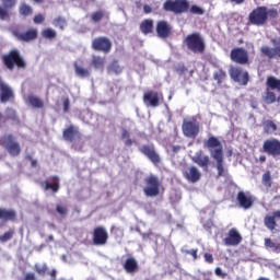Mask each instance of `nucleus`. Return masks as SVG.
<instances>
[{
	"label": "nucleus",
	"mask_w": 280,
	"mask_h": 280,
	"mask_svg": "<svg viewBox=\"0 0 280 280\" xmlns=\"http://www.w3.org/2000/svg\"><path fill=\"white\" fill-rule=\"evenodd\" d=\"M203 148L209 150L210 156L217 161L218 178L224 176V148L222 147L220 139L215 136H210L203 141Z\"/></svg>",
	"instance_id": "1"
},
{
	"label": "nucleus",
	"mask_w": 280,
	"mask_h": 280,
	"mask_svg": "<svg viewBox=\"0 0 280 280\" xmlns=\"http://www.w3.org/2000/svg\"><path fill=\"white\" fill-rule=\"evenodd\" d=\"M164 12H173V14H205V10L196 4L191 5L188 0H166L163 3Z\"/></svg>",
	"instance_id": "2"
},
{
	"label": "nucleus",
	"mask_w": 280,
	"mask_h": 280,
	"mask_svg": "<svg viewBox=\"0 0 280 280\" xmlns=\"http://www.w3.org/2000/svg\"><path fill=\"white\" fill-rule=\"evenodd\" d=\"M279 16V11L277 9H268L267 7H257L248 15L249 25H256L261 27Z\"/></svg>",
	"instance_id": "3"
},
{
	"label": "nucleus",
	"mask_w": 280,
	"mask_h": 280,
	"mask_svg": "<svg viewBox=\"0 0 280 280\" xmlns=\"http://www.w3.org/2000/svg\"><path fill=\"white\" fill-rule=\"evenodd\" d=\"M184 45L191 54L202 55L205 51H207V42L200 32L188 34L184 38Z\"/></svg>",
	"instance_id": "4"
},
{
	"label": "nucleus",
	"mask_w": 280,
	"mask_h": 280,
	"mask_svg": "<svg viewBox=\"0 0 280 280\" xmlns=\"http://www.w3.org/2000/svg\"><path fill=\"white\" fill-rule=\"evenodd\" d=\"M2 62L4 67L9 69V71H14L15 67H18V69H25V67H27L25 59H23L18 49H13L9 54L3 55Z\"/></svg>",
	"instance_id": "5"
},
{
	"label": "nucleus",
	"mask_w": 280,
	"mask_h": 280,
	"mask_svg": "<svg viewBox=\"0 0 280 280\" xmlns=\"http://www.w3.org/2000/svg\"><path fill=\"white\" fill-rule=\"evenodd\" d=\"M145 187L143 188V194L147 198H156L159 194H161V187H163V183L156 175H149L144 178Z\"/></svg>",
	"instance_id": "6"
},
{
	"label": "nucleus",
	"mask_w": 280,
	"mask_h": 280,
	"mask_svg": "<svg viewBox=\"0 0 280 280\" xmlns=\"http://www.w3.org/2000/svg\"><path fill=\"white\" fill-rule=\"evenodd\" d=\"M0 145L7 150L10 156H20L21 154V144L12 133H5L0 137Z\"/></svg>",
	"instance_id": "7"
},
{
	"label": "nucleus",
	"mask_w": 280,
	"mask_h": 280,
	"mask_svg": "<svg viewBox=\"0 0 280 280\" xmlns=\"http://www.w3.org/2000/svg\"><path fill=\"white\" fill-rule=\"evenodd\" d=\"M266 86L267 90L262 96V100L265 104H275V102H277V94H275L272 91H280V79L272 75L267 77Z\"/></svg>",
	"instance_id": "8"
},
{
	"label": "nucleus",
	"mask_w": 280,
	"mask_h": 280,
	"mask_svg": "<svg viewBox=\"0 0 280 280\" xmlns=\"http://www.w3.org/2000/svg\"><path fill=\"white\" fill-rule=\"evenodd\" d=\"M164 100L163 93L154 90L145 91L142 96V102L147 108H159Z\"/></svg>",
	"instance_id": "9"
},
{
	"label": "nucleus",
	"mask_w": 280,
	"mask_h": 280,
	"mask_svg": "<svg viewBox=\"0 0 280 280\" xmlns=\"http://www.w3.org/2000/svg\"><path fill=\"white\" fill-rule=\"evenodd\" d=\"M182 132L184 137H187L188 139H196V137L200 135V124L196 118L190 120L184 119L182 124Z\"/></svg>",
	"instance_id": "10"
},
{
	"label": "nucleus",
	"mask_w": 280,
	"mask_h": 280,
	"mask_svg": "<svg viewBox=\"0 0 280 280\" xmlns=\"http://www.w3.org/2000/svg\"><path fill=\"white\" fill-rule=\"evenodd\" d=\"M262 151L272 159H280V140L277 138L267 139L262 143Z\"/></svg>",
	"instance_id": "11"
},
{
	"label": "nucleus",
	"mask_w": 280,
	"mask_h": 280,
	"mask_svg": "<svg viewBox=\"0 0 280 280\" xmlns=\"http://www.w3.org/2000/svg\"><path fill=\"white\" fill-rule=\"evenodd\" d=\"M92 49L94 51H102V54H110V50L113 49V42H110V38L105 36L95 37L92 40Z\"/></svg>",
	"instance_id": "12"
},
{
	"label": "nucleus",
	"mask_w": 280,
	"mask_h": 280,
	"mask_svg": "<svg viewBox=\"0 0 280 280\" xmlns=\"http://www.w3.org/2000/svg\"><path fill=\"white\" fill-rule=\"evenodd\" d=\"M12 35L20 40V43H33V40L38 38V28L30 27L24 32L13 30Z\"/></svg>",
	"instance_id": "13"
},
{
	"label": "nucleus",
	"mask_w": 280,
	"mask_h": 280,
	"mask_svg": "<svg viewBox=\"0 0 280 280\" xmlns=\"http://www.w3.org/2000/svg\"><path fill=\"white\" fill-rule=\"evenodd\" d=\"M230 58L232 62L236 65H249L250 58L248 56V50L244 47H235L230 52Z\"/></svg>",
	"instance_id": "14"
},
{
	"label": "nucleus",
	"mask_w": 280,
	"mask_h": 280,
	"mask_svg": "<svg viewBox=\"0 0 280 280\" xmlns=\"http://www.w3.org/2000/svg\"><path fill=\"white\" fill-rule=\"evenodd\" d=\"M92 242L94 246H106L108 244V232L104 226H96L92 233Z\"/></svg>",
	"instance_id": "15"
},
{
	"label": "nucleus",
	"mask_w": 280,
	"mask_h": 280,
	"mask_svg": "<svg viewBox=\"0 0 280 280\" xmlns=\"http://www.w3.org/2000/svg\"><path fill=\"white\" fill-rule=\"evenodd\" d=\"M229 74L234 82L242 84V86H246V84H248V81L250 80L248 72H244V70H242V68L240 67H231L229 70Z\"/></svg>",
	"instance_id": "16"
},
{
	"label": "nucleus",
	"mask_w": 280,
	"mask_h": 280,
	"mask_svg": "<svg viewBox=\"0 0 280 280\" xmlns=\"http://www.w3.org/2000/svg\"><path fill=\"white\" fill-rule=\"evenodd\" d=\"M139 150L152 164L161 165V155L158 154L154 144H144Z\"/></svg>",
	"instance_id": "17"
},
{
	"label": "nucleus",
	"mask_w": 280,
	"mask_h": 280,
	"mask_svg": "<svg viewBox=\"0 0 280 280\" xmlns=\"http://www.w3.org/2000/svg\"><path fill=\"white\" fill-rule=\"evenodd\" d=\"M12 100H14V90L0 75V102L1 104H8Z\"/></svg>",
	"instance_id": "18"
},
{
	"label": "nucleus",
	"mask_w": 280,
	"mask_h": 280,
	"mask_svg": "<svg viewBox=\"0 0 280 280\" xmlns=\"http://www.w3.org/2000/svg\"><path fill=\"white\" fill-rule=\"evenodd\" d=\"M155 32L159 38H170L172 36V25L165 20L158 21Z\"/></svg>",
	"instance_id": "19"
},
{
	"label": "nucleus",
	"mask_w": 280,
	"mask_h": 280,
	"mask_svg": "<svg viewBox=\"0 0 280 280\" xmlns=\"http://www.w3.org/2000/svg\"><path fill=\"white\" fill-rule=\"evenodd\" d=\"M0 5V21H10V10L16 8L19 0H1Z\"/></svg>",
	"instance_id": "20"
},
{
	"label": "nucleus",
	"mask_w": 280,
	"mask_h": 280,
	"mask_svg": "<svg viewBox=\"0 0 280 280\" xmlns=\"http://www.w3.org/2000/svg\"><path fill=\"white\" fill-rule=\"evenodd\" d=\"M223 244L225 246H240L242 244V234L235 228H232L223 240Z\"/></svg>",
	"instance_id": "21"
},
{
	"label": "nucleus",
	"mask_w": 280,
	"mask_h": 280,
	"mask_svg": "<svg viewBox=\"0 0 280 280\" xmlns=\"http://www.w3.org/2000/svg\"><path fill=\"white\" fill-rule=\"evenodd\" d=\"M236 200L238 202V207H241V209H245V211L250 209L253 205H255V199L253 198V196L246 195V192L244 191L237 192Z\"/></svg>",
	"instance_id": "22"
},
{
	"label": "nucleus",
	"mask_w": 280,
	"mask_h": 280,
	"mask_svg": "<svg viewBox=\"0 0 280 280\" xmlns=\"http://www.w3.org/2000/svg\"><path fill=\"white\" fill-rule=\"evenodd\" d=\"M42 187L45 191H52V194H58L60 191V177L52 176L49 179H46L42 183Z\"/></svg>",
	"instance_id": "23"
},
{
	"label": "nucleus",
	"mask_w": 280,
	"mask_h": 280,
	"mask_svg": "<svg viewBox=\"0 0 280 280\" xmlns=\"http://www.w3.org/2000/svg\"><path fill=\"white\" fill-rule=\"evenodd\" d=\"M62 137L65 141H69L70 143H72V141H75V139H82V133L80 132L78 127L70 125L63 130Z\"/></svg>",
	"instance_id": "24"
},
{
	"label": "nucleus",
	"mask_w": 280,
	"mask_h": 280,
	"mask_svg": "<svg viewBox=\"0 0 280 280\" xmlns=\"http://www.w3.org/2000/svg\"><path fill=\"white\" fill-rule=\"evenodd\" d=\"M184 177L188 183H198L200 178L202 177V174L196 166H188L184 172H183Z\"/></svg>",
	"instance_id": "25"
},
{
	"label": "nucleus",
	"mask_w": 280,
	"mask_h": 280,
	"mask_svg": "<svg viewBox=\"0 0 280 280\" xmlns=\"http://www.w3.org/2000/svg\"><path fill=\"white\" fill-rule=\"evenodd\" d=\"M277 220H280V210L267 214L264 219V224L269 231H275L277 229Z\"/></svg>",
	"instance_id": "26"
},
{
	"label": "nucleus",
	"mask_w": 280,
	"mask_h": 280,
	"mask_svg": "<svg viewBox=\"0 0 280 280\" xmlns=\"http://www.w3.org/2000/svg\"><path fill=\"white\" fill-rule=\"evenodd\" d=\"M16 211L14 209L0 208L1 222H16Z\"/></svg>",
	"instance_id": "27"
},
{
	"label": "nucleus",
	"mask_w": 280,
	"mask_h": 280,
	"mask_svg": "<svg viewBox=\"0 0 280 280\" xmlns=\"http://www.w3.org/2000/svg\"><path fill=\"white\" fill-rule=\"evenodd\" d=\"M122 266L126 272H128L129 275H135V272H139V262H137V259L135 257L127 258Z\"/></svg>",
	"instance_id": "28"
},
{
	"label": "nucleus",
	"mask_w": 280,
	"mask_h": 280,
	"mask_svg": "<svg viewBox=\"0 0 280 280\" xmlns=\"http://www.w3.org/2000/svg\"><path fill=\"white\" fill-rule=\"evenodd\" d=\"M260 51L262 56H267V58L270 60H272V58H280V45L273 48H270L269 46H262Z\"/></svg>",
	"instance_id": "29"
},
{
	"label": "nucleus",
	"mask_w": 280,
	"mask_h": 280,
	"mask_svg": "<svg viewBox=\"0 0 280 280\" xmlns=\"http://www.w3.org/2000/svg\"><path fill=\"white\" fill-rule=\"evenodd\" d=\"M192 162L199 165V167H209L210 160L208 155L202 156V150H200L196 152Z\"/></svg>",
	"instance_id": "30"
},
{
	"label": "nucleus",
	"mask_w": 280,
	"mask_h": 280,
	"mask_svg": "<svg viewBox=\"0 0 280 280\" xmlns=\"http://www.w3.org/2000/svg\"><path fill=\"white\" fill-rule=\"evenodd\" d=\"M140 32H142L145 36L148 34H152L154 32V20L145 19L140 23Z\"/></svg>",
	"instance_id": "31"
},
{
	"label": "nucleus",
	"mask_w": 280,
	"mask_h": 280,
	"mask_svg": "<svg viewBox=\"0 0 280 280\" xmlns=\"http://www.w3.org/2000/svg\"><path fill=\"white\" fill-rule=\"evenodd\" d=\"M27 102L32 108H45V102L34 94L27 96Z\"/></svg>",
	"instance_id": "32"
},
{
	"label": "nucleus",
	"mask_w": 280,
	"mask_h": 280,
	"mask_svg": "<svg viewBox=\"0 0 280 280\" xmlns=\"http://www.w3.org/2000/svg\"><path fill=\"white\" fill-rule=\"evenodd\" d=\"M73 67H74V73L75 75H78V78H91V70L78 65V62L75 61L73 63Z\"/></svg>",
	"instance_id": "33"
},
{
	"label": "nucleus",
	"mask_w": 280,
	"mask_h": 280,
	"mask_svg": "<svg viewBox=\"0 0 280 280\" xmlns=\"http://www.w3.org/2000/svg\"><path fill=\"white\" fill-rule=\"evenodd\" d=\"M212 79L217 82L218 86H222L224 80H226V71L220 68L219 70L214 71L212 74Z\"/></svg>",
	"instance_id": "34"
},
{
	"label": "nucleus",
	"mask_w": 280,
	"mask_h": 280,
	"mask_svg": "<svg viewBox=\"0 0 280 280\" xmlns=\"http://www.w3.org/2000/svg\"><path fill=\"white\" fill-rule=\"evenodd\" d=\"M5 121H12L13 124H20L19 116L16 115V110H14L10 107L7 108L4 122Z\"/></svg>",
	"instance_id": "35"
},
{
	"label": "nucleus",
	"mask_w": 280,
	"mask_h": 280,
	"mask_svg": "<svg viewBox=\"0 0 280 280\" xmlns=\"http://www.w3.org/2000/svg\"><path fill=\"white\" fill-rule=\"evenodd\" d=\"M261 183L264 187H266V189H270L272 187V174L270 173V171H266L262 174Z\"/></svg>",
	"instance_id": "36"
},
{
	"label": "nucleus",
	"mask_w": 280,
	"mask_h": 280,
	"mask_svg": "<svg viewBox=\"0 0 280 280\" xmlns=\"http://www.w3.org/2000/svg\"><path fill=\"white\" fill-rule=\"evenodd\" d=\"M262 126H264V132H266V135H270V132H277V124H275V121L272 120L264 121Z\"/></svg>",
	"instance_id": "37"
},
{
	"label": "nucleus",
	"mask_w": 280,
	"mask_h": 280,
	"mask_svg": "<svg viewBox=\"0 0 280 280\" xmlns=\"http://www.w3.org/2000/svg\"><path fill=\"white\" fill-rule=\"evenodd\" d=\"M19 12H20L21 16H30V15L34 14V9H32V7H30V4L23 2L19 8Z\"/></svg>",
	"instance_id": "38"
},
{
	"label": "nucleus",
	"mask_w": 280,
	"mask_h": 280,
	"mask_svg": "<svg viewBox=\"0 0 280 280\" xmlns=\"http://www.w3.org/2000/svg\"><path fill=\"white\" fill-rule=\"evenodd\" d=\"M34 270L35 272H37V275H39V277H45V275H47V272H49V267L47 266V264H36L34 266Z\"/></svg>",
	"instance_id": "39"
},
{
	"label": "nucleus",
	"mask_w": 280,
	"mask_h": 280,
	"mask_svg": "<svg viewBox=\"0 0 280 280\" xmlns=\"http://www.w3.org/2000/svg\"><path fill=\"white\" fill-rule=\"evenodd\" d=\"M42 36L47 40H54V38L57 36V33L52 28H45L42 31Z\"/></svg>",
	"instance_id": "40"
},
{
	"label": "nucleus",
	"mask_w": 280,
	"mask_h": 280,
	"mask_svg": "<svg viewBox=\"0 0 280 280\" xmlns=\"http://www.w3.org/2000/svg\"><path fill=\"white\" fill-rule=\"evenodd\" d=\"M105 13L103 10H98L96 12H93L91 14V21L92 23H100V21H102V19H104Z\"/></svg>",
	"instance_id": "41"
},
{
	"label": "nucleus",
	"mask_w": 280,
	"mask_h": 280,
	"mask_svg": "<svg viewBox=\"0 0 280 280\" xmlns=\"http://www.w3.org/2000/svg\"><path fill=\"white\" fill-rule=\"evenodd\" d=\"M92 65H93L94 69H102V67H104V58H102L100 56H93Z\"/></svg>",
	"instance_id": "42"
},
{
	"label": "nucleus",
	"mask_w": 280,
	"mask_h": 280,
	"mask_svg": "<svg viewBox=\"0 0 280 280\" xmlns=\"http://www.w3.org/2000/svg\"><path fill=\"white\" fill-rule=\"evenodd\" d=\"M12 237H14V230H9L8 232H4L2 235H0V242L5 244V242H10Z\"/></svg>",
	"instance_id": "43"
},
{
	"label": "nucleus",
	"mask_w": 280,
	"mask_h": 280,
	"mask_svg": "<svg viewBox=\"0 0 280 280\" xmlns=\"http://www.w3.org/2000/svg\"><path fill=\"white\" fill-rule=\"evenodd\" d=\"M52 25H55V27H60V30H65V25H67V20H65V18L62 16H58L54 20Z\"/></svg>",
	"instance_id": "44"
},
{
	"label": "nucleus",
	"mask_w": 280,
	"mask_h": 280,
	"mask_svg": "<svg viewBox=\"0 0 280 280\" xmlns=\"http://www.w3.org/2000/svg\"><path fill=\"white\" fill-rule=\"evenodd\" d=\"M110 233L115 237H124V230H121V228H117L116 225H112Z\"/></svg>",
	"instance_id": "45"
},
{
	"label": "nucleus",
	"mask_w": 280,
	"mask_h": 280,
	"mask_svg": "<svg viewBox=\"0 0 280 280\" xmlns=\"http://www.w3.org/2000/svg\"><path fill=\"white\" fill-rule=\"evenodd\" d=\"M175 71L178 75H185L187 72V67L184 63H178L175 68Z\"/></svg>",
	"instance_id": "46"
},
{
	"label": "nucleus",
	"mask_w": 280,
	"mask_h": 280,
	"mask_svg": "<svg viewBox=\"0 0 280 280\" xmlns=\"http://www.w3.org/2000/svg\"><path fill=\"white\" fill-rule=\"evenodd\" d=\"M109 71H113V73H121V66H119V62L114 61V62L109 66Z\"/></svg>",
	"instance_id": "47"
},
{
	"label": "nucleus",
	"mask_w": 280,
	"mask_h": 280,
	"mask_svg": "<svg viewBox=\"0 0 280 280\" xmlns=\"http://www.w3.org/2000/svg\"><path fill=\"white\" fill-rule=\"evenodd\" d=\"M183 254L192 256L194 260L198 259V248H196V249H185V250H183Z\"/></svg>",
	"instance_id": "48"
},
{
	"label": "nucleus",
	"mask_w": 280,
	"mask_h": 280,
	"mask_svg": "<svg viewBox=\"0 0 280 280\" xmlns=\"http://www.w3.org/2000/svg\"><path fill=\"white\" fill-rule=\"evenodd\" d=\"M56 211H57V213H59V215H67L69 210L65 206L57 205Z\"/></svg>",
	"instance_id": "49"
},
{
	"label": "nucleus",
	"mask_w": 280,
	"mask_h": 280,
	"mask_svg": "<svg viewBox=\"0 0 280 280\" xmlns=\"http://www.w3.org/2000/svg\"><path fill=\"white\" fill-rule=\"evenodd\" d=\"M33 21L36 25H40V23H45V15L37 14L34 16Z\"/></svg>",
	"instance_id": "50"
},
{
	"label": "nucleus",
	"mask_w": 280,
	"mask_h": 280,
	"mask_svg": "<svg viewBox=\"0 0 280 280\" xmlns=\"http://www.w3.org/2000/svg\"><path fill=\"white\" fill-rule=\"evenodd\" d=\"M217 277H221V279H225L226 278V273L222 271V268L217 267L214 270Z\"/></svg>",
	"instance_id": "51"
},
{
	"label": "nucleus",
	"mask_w": 280,
	"mask_h": 280,
	"mask_svg": "<svg viewBox=\"0 0 280 280\" xmlns=\"http://www.w3.org/2000/svg\"><path fill=\"white\" fill-rule=\"evenodd\" d=\"M277 243L272 242L271 238H265V246L266 248H273V246H276Z\"/></svg>",
	"instance_id": "52"
},
{
	"label": "nucleus",
	"mask_w": 280,
	"mask_h": 280,
	"mask_svg": "<svg viewBox=\"0 0 280 280\" xmlns=\"http://www.w3.org/2000/svg\"><path fill=\"white\" fill-rule=\"evenodd\" d=\"M203 257H205V261H207V264H213V254L206 253L203 255Z\"/></svg>",
	"instance_id": "53"
},
{
	"label": "nucleus",
	"mask_w": 280,
	"mask_h": 280,
	"mask_svg": "<svg viewBox=\"0 0 280 280\" xmlns=\"http://www.w3.org/2000/svg\"><path fill=\"white\" fill-rule=\"evenodd\" d=\"M70 104H71V102L69 101V98L63 100V113H69Z\"/></svg>",
	"instance_id": "54"
},
{
	"label": "nucleus",
	"mask_w": 280,
	"mask_h": 280,
	"mask_svg": "<svg viewBox=\"0 0 280 280\" xmlns=\"http://www.w3.org/2000/svg\"><path fill=\"white\" fill-rule=\"evenodd\" d=\"M22 280H36V275L33 272H28L24 276Z\"/></svg>",
	"instance_id": "55"
},
{
	"label": "nucleus",
	"mask_w": 280,
	"mask_h": 280,
	"mask_svg": "<svg viewBox=\"0 0 280 280\" xmlns=\"http://www.w3.org/2000/svg\"><path fill=\"white\" fill-rule=\"evenodd\" d=\"M58 276V271L56 269H51L49 271V277L51 278L50 280H57L56 277Z\"/></svg>",
	"instance_id": "56"
},
{
	"label": "nucleus",
	"mask_w": 280,
	"mask_h": 280,
	"mask_svg": "<svg viewBox=\"0 0 280 280\" xmlns=\"http://www.w3.org/2000/svg\"><path fill=\"white\" fill-rule=\"evenodd\" d=\"M121 139H130V132L127 129H122Z\"/></svg>",
	"instance_id": "57"
},
{
	"label": "nucleus",
	"mask_w": 280,
	"mask_h": 280,
	"mask_svg": "<svg viewBox=\"0 0 280 280\" xmlns=\"http://www.w3.org/2000/svg\"><path fill=\"white\" fill-rule=\"evenodd\" d=\"M143 12L144 14H150V12H152V7H150L149 4H144Z\"/></svg>",
	"instance_id": "58"
},
{
	"label": "nucleus",
	"mask_w": 280,
	"mask_h": 280,
	"mask_svg": "<svg viewBox=\"0 0 280 280\" xmlns=\"http://www.w3.org/2000/svg\"><path fill=\"white\" fill-rule=\"evenodd\" d=\"M271 250H273V253H280V243H276Z\"/></svg>",
	"instance_id": "59"
},
{
	"label": "nucleus",
	"mask_w": 280,
	"mask_h": 280,
	"mask_svg": "<svg viewBox=\"0 0 280 280\" xmlns=\"http://www.w3.org/2000/svg\"><path fill=\"white\" fill-rule=\"evenodd\" d=\"M132 143H135V142L130 138H127V140L125 141V145H127V148H130L132 145Z\"/></svg>",
	"instance_id": "60"
},
{
	"label": "nucleus",
	"mask_w": 280,
	"mask_h": 280,
	"mask_svg": "<svg viewBox=\"0 0 280 280\" xmlns=\"http://www.w3.org/2000/svg\"><path fill=\"white\" fill-rule=\"evenodd\" d=\"M231 3H235L236 5H242L246 0H230Z\"/></svg>",
	"instance_id": "61"
},
{
	"label": "nucleus",
	"mask_w": 280,
	"mask_h": 280,
	"mask_svg": "<svg viewBox=\"0 0 280 280\" xmlns=\"http://www.w3.org/2000/svg\"><path fill=\"white\" fill-rule=\"evenodd\" d=\"M30 159H31V165H32V167H36V165H38V161L32 160V158H30Z\"/></svg>",
	"instance_id": "62"
},
{
	"label": "nucleus",
	"mask_w": 280,
	"mask_h": 280,
	"mask_svg": "<svg viewBox=\"0 0 280 280\" xmlns=\"http://www.w3.org/2000/svg\"><path fill=\"white\" fill-rule=\"evenodd\" d=\"M49 242H54V235L51 234L46 238V243L49 244Z\"/></svg>",
	"instance_id": "63"
},
{
	"label": "nucleus",
	"mask_w": 280,
	"mask_h": 280,
	"mask_svg": "<svg viewBox=\"0 0 280 280\" xmlns=\"http://www.w3.org/2000/svg\"><path fill=\"white\" fill-rule=\"evenodd\" d=\"M259 162H260V163H266V155H261V156L259 158Z\"/></svg>",
	"instance_id": "64"
}]
</instances>
